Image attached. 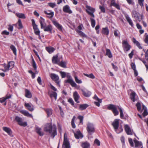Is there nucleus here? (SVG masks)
I'll return each instance as SVG.
<instances>
[{"mask_svg":"<svg viewBox=\"0 0 148 148\" xmlns=\"http://www.w3.org/2000/svg\"><path fill=\"white\" fill-rule=\"evenodd\" d=\"M44 131L48 132L52 138H54L57 134V127L55 124L52 125L51 123H47L45 127Z\"/></svg>","mask_w":148,"mask_h":148,"instance_id":"f257e3e1","label":"nucleus"},{"mask_svg":"<svg viewBox=\"0 0 148 148\" xmlns=\"http://www.w3.org/2000/svg\"><path fill=\"white\" fill-rule=\"evenodd\" d=\"M119 119H115L112 124L115 131L117 134L120 133L122 132L123 130L122 127H120L119 128Z\"/></svg>","mask_w":148,"mask_h":148,"instance_id":"f03ea898","label":"nucleus"},{"mask_svg":"<svg viewBox=\"0 0 148 148\" xmlns=\"http://www.w3.org/2000/svg\"><path fill=\"white\" fill-rule=\"evenodd\" d=\"M119 108L120 107L119 106L111 104L108 105L107 107L108 109L112 110L115 116H116L119 114V112L117 110L118 109H119Z\"/></svg>","mask_w":148,"mask_h":148,"instance_id":"7ed1b4c3","label":"nucleus"},{"mask_svg":"<svg viewBox=\"0 0 148 148\" xmlns=\"http://www.w3.org/2000/svg\"><path fill=\"white\" fill-rule=\"evenodd\" d=\"M86 130L88 132V136L92 135L95 131V128L93 123L88 122L87 124Z\"/></svg>","mask_w":148,"mask_h":148,"instance_id":"20e7f679","label":"nucleus"},{"mask_svg":"<svg viewBox=\"0 0 148 148\" xmlns=\"http://www.w3.org/2000/svg\"><path fill=\"white\" fill-rule=\"evenodd\" d=\"M122 45L123 50L125 53L129 51L131 48V46L128 43L127 40L122 41Z\"/></svg>","mask_w":148,"mask_h":148,"instance_id":"39448f33","label":"nucleus"},{"mask_svg":"<svg viewBox=\"0 0 148 148\" xmlns=\"http://www.w3.org/2000/svg\"><path fill=\"white\" fill-rule=\"evenodd\" d=\"M86 11L88 14L91 17L94 18V13L95 11V9L88 5H86Z\"/></svg>","mask_w":148,"mask_h":148,"instance_id":"423d86ee","label":"nucleus"},{"mask_svg":"<svg viewBox=\"0 0 148 148\" xmlns=\"http://www.w3.org/2000/svg\"><path fill=\"white\" fill-rule=\"evenodd\" d=\"M14 62L13 61L9 62L7 64H4L3 66L4 67V72L8 71L10 69H12L14 66Z\"/></svg>","mask_w":148,"mask_h":148,"instance_id":"0eeeda50","label":"nucleus"},{"mask_svg":"<svg viewBox=\"0 0 148 148\" xmlns=\"http://www.w3.org/2000/svg\"><path fill=\"white\" fill-rule=\"evenodd\" d=\"M50 77L52 80L54 81L58 85L60 86L59 77L58 75L55 73H51L50 74Z\"/></svg>","mask_w":148,"mask_h":148,"instance_id":"6e6552de","label":"nucleus"},{"mask_svg":"<svg viewBox=\"0 0 148 148\" xmlns=\"http://www.w3.org/2000/svg\"><path fill=\"white\" fill-rule=\"evenodd\" d=\"M15 120L18 123L19 125L21 126L25 127L27 125V122H23L22 118L18 116L15 117Z\"/></svg>","mask_w":148,"mask_h":148,"instance_id":"1a4fd4ad","label":"nucleus"},{"mask_svg":"<svg viewBox=\"0 0 148 148\" xmlns=\"http://www.w3.org/2000/svg\"><path fill=\"white\" fill-rule=\"evenodd\" d=\"M67 77L68 79L67 80L65 81V82L70 84L73 87H76L77 85L73 80L71 76L67 75Z\"/></svg>","mask_w":148,"mask_h":148,"instance_id":"9d476101","label":"nucleus"},{"mask_svg":"<svg viewBox=\"0 0 148 148\" xmlns=\"http://www.w3.org/2000/svg\"><path fill=\"white\" fill-rule=\"evenodd\" d=\"M126 134L128 135H132L133 134V130L128 125H125L124 126Z\"/></svg>","mask_w":148,"mask_h":148,"instance_id":"9b49d317","label":"nucleus"},{"mask_svg":"<svg viewBox=\"0 0 148 148\" xmlns=\"http://www.w3.org/2000/svg\"><path fill=\"white\" fill-rule=\"evenodd\" d=\"M62 145H63V147H64V146H65L66 148L67 147L68 148L69 146H70V143L69 141L68 140L67 136L66 133L64 134V141Z\"/></svg>","mask_w":148,"mask_h":148,"instance_id":"f8f14e48","label":"nucleus"},{"mask_svg":"<svg viewBox=\"0 0 148 148\" xmlns=\"http://www.w3.org/2000/svg\"><path fill=\"white\" fill-rule=\"evenodd\" d=\"M130 98L131 100L133 102H134L138 99V97L134 91H132L130 95Z\"/></svg>","mask_w":148,"mask_h":148,"instance_id":"ddd939ff","label":"nucleus"},{"mask_svg":"<svg viewBox=\"0 0 148 148\" xmlns=\"http://www.w3.org/2000/svg\"><path fill=\"white\" fill-rule=\"evenodd\" d=\"M134 142L135 144L134 147L136 148H143V144L140 141L137 140L136 138H134Z\"/></svg>","mask_w":148,"mask_h":148,"instance_id":"4468645a","label":"nucleus"},{"mask_svg":"<svg viewBox=\"0 0 148 148\" xmlns=\"http://www.w3.org/2000/svg\"><path fill=\"white\" fill-rule=\"evenodd\" d=\"M52 22L53 25L57 27L60 31H62V27L61 25L59 24L56 21L52 20Z\"/></svg>","mask_w":148,"mask_h":148,"instance_id":"2eb2a0df","label":"nucleus"},{"mask_svg":"<svg viewBox=\"0 0 148 148\" xmlns=\"http://www.w3.org/2000/svg\"><path fill=\"white\" fill-rule=\"evenodd\" d=\"M43 28L44 31L45 32H49L51 34L52 33V30L53 27L51 25H49L47 26H45Z\"/></svg>","mask_w":148,"mask_h":148,"instance_id":"dca6fc26","label":"nucleus"},{"mask_svg":"<svg viewBox=\"0 0 148 148\" xmlns=\"http://www.w3.org/2000/svg\"><path fill=\"white\" fill-rule=\"evenodd\" d=\"M73 132L74 134V136L76 138L79 139L80 138H82L83 137V136L79 130H78L76 132H74L73 131Z\"/></svg>","mask_w":148,"mask_h":148,"instance_id":"f3484780","label":"nucleus"},{"mask_svg":"<svg viewBox=\"0 0 148 148\" xmlns=\"http://www.w3.org/2000/svg\"><path fill=\"white\" fill-rule=\"evenodd\" d=\"M58 55L56 54L52 58V62L53 64H58L60 61V59L58 58Z\"/></svg>","mask_w":148,"mask_h":148,"instance_id":"a211bd4d","label":"nucleus"},{"mask_svg":"<svg viewBox=\"0 0 148 148\" xmlns=\"http://www.w3.org/2000/svg\"><path fill=\"white\" fill-rule=\"evenodd\" d=\"M3 130L6 132L10 136L12 137L13 136L12 131L10 128L6 127H3Z\"/></svg>","mask_w":148,"mask_h":148,"instance_id":"6ab92c4d","label":"nucleus"},{"mask_svg":"<svg viewBox=\"0 0 148 148\" xmlns=\"http://www.w3.org/2000/svg\"><path fill=\"white\" fill-rule=\"evenodd\" d=\"M24 105L25 107L29 111H32L34 110V106L31 103H25Z\"/></svg>","mask_w":148,"mask_h":148,"instance_id":"aec40b11","label":"nucleus"},{"mask_svg":"<svg viewBox=\"0 0 148 148\" xmlns=\"http://www.w3.org/2000/svg\"><path fill=\"white\" fill-rule=\"evenodd\" d=\"M73 97L75 101L77 103H79V101L78 100L80 98V96L77 92L76 91L74 92L73 93Z\"/></svg>","mask_w":148,"mask_h":148,"instance_id":"412c9836","label":"nucleus"},{"mask_svg":"<svg viewBox=\"0 0 148 148\" xmlns=\"http://www.w3.org/2000/svg\"><path fill=\"white\" fill-rule=\"evenodd\" d=\"M81 90L83 95L86 97H89L91 94V92L87 90L81 89Z\"/></svg>","mask_w":148,"mask_h":148,"instance_id":"4be33fe9","label":"nucleus"},{"mask_svg":"<svg viewBox=\"0 0 148 148\" xmlns=\"http://www.w3.org/2000/svg\"><path fill=\"white\" fill-rule=\"evenodd\" d=\"M132 41L133 43L136 45L139 49H143V47L141 45L135 38H133Z\"/></svg>","mask_w":148,"mask_h":148,"instance_id":"5701e85b","label":"nucleus"},{"mask_svg":"<svg viewBox=\"0 0 148 148\" xmlns=\"http://www.w3.org/2000/svg\"><path fill=\"white\" fill-rule=\"evenodd\" d=\"M63 10L65 12L69 14H71L72 13V11L70 9V7L67 5H65L63 7Z\"/></svg>","mask_w":148,"mask_h":148,"instance_id":"b1692460","label":"nucleus"},{"mask_svg":"<svg viewBox=\"0 0 148 148\" xmlns=\"http://www.w3.org/2000/svg\"><path fill=\"white\" fill-rule=\"evenodd\" d=\"M125 17L128 22L129 23L130 25L132 27L134 26V24L133 23L132 21L130 18L129 16V15L127 14H125Z\"/></svg>","mask_w":148,"mask_h":148,"instance_id":"393cba45","label":"nucleus"},{"mask_svg":"<svg viewBox=\"0 0 148 148\" xmlns=\"http://www.w3.org/2000/svg\"><path fill=\"white\" fill-rule=\"evenodd\" d=\"M20 112L25 116L31 118H32L33 117L32 115L31 114H29L27 111L26 110H21L20 111Z\"/></svg>","mask_w":148,"mask_h":148,"instance_id":"a878e982","label":"nucleus"},{"mask_svg":"<svg viewBox=\"0 0 148 148\" xmlns=\"http://www.w3.org/2000/svg\"><path fill=\"white\" fill-rule=\"evenodd\" d=\"M39 22L41 28L42 29L46 25L45 19L42 17H40L39 20Z\"/></svg>","mask_w":148,"mask_h":148,"instance_id":"bb28decb","label":"nucleus"},{"mask_svg":"<svg viewBox=\"0 0 148 148\" xmlns=\"http://www.w3.org/2000/svg\"><path fill=\"white\" fill-rule=\"evenodd\" d=\"M48 94L51 98H52L54 97L55 100H56L57 96L56 92L53 91H52L51 92H49Z\"/></svg>","mask_w":148,"mask_h":148,"instance_id":"cd10ccee","label":"nucleus"},{"mask_svg":"<svg viewBox=\"0 0 148 148\" xmlns=\"http://www.w3.org/2000/svg\"><path fill=\"white\" fill-rule=\"evenodd\" d=\"M44 12L45 14L48 15L47 16L49 18H52L54 15L53 12H50V11H44Z\"/></svg>","mask_w":148,"mask_h":148,"instance_id":"c85d7f7f","label":"nucleus"},{"mask_svg":"<svg viewBox=\"0 0 148 148\" xmlns=\"http://www.w3.org/2000/svg\"><path fill=\"white\" fill-rule=\"evenodd\" d=\"M110 5L114 7L119 10H120V9L119 5L115 3V0H111Z\"/></svg>","mask_w":148,"mask_h":148,"instance_id":"c756f323","label":"nucleus"},{"mask_svg":"<svg viewBox=\"0 0 148 148\" xmlns=\"http://www.w3.org/2000/svg\"><path fill=\"white\" fill-rule=\"evenodd\" d=\"M132 15L134 18H139V13L135 10H133L132 12Z\"/></svg>","mask_w":148,"mask_h":148,"instance_id":"7c9ffc66","label":"nucleus"},{"mask_svg":"<svg viewBox=\"0 0 148 148\" xmlns=\"http://www.w3.org/2000/svg\"><path fill=\"white\" fill-rule=\"evenodd\" d=\"M36 131L37 133L40 136H43L44 134L41 131V129L38 127V126H36Z\"/></svg>","mask_w":148,"mask_h":148,"instance_id":"2f4dec72","label":"nucleus"},{"mask_svg":"<svg viewBox=\"0 0 148 148\" xmlns=\"http://www.w3.org/2000/svg\"><path fill=\"white\" fill-rule=\"evenodd\" d=\"M89 106L86 103L81 104L79 106V109L81 110H83L86 109Z\"/></svg>","mask_w":148,"mask_h":148,"instance_id":"473e14b6","label":"nucleus"},{"mask_svg":"<svg viewBox=\"0 0 148 148\" xmlns=\"http://www.w3.org/2000/svg\"><path fill=\"white\" fill-rule=\"evenodd\" d=\"M46 50L49 53L51 54L54 52L55 49L53 47H46Z\"/></svg>","mask_w":148,"mask_h":148,"instance_id":"72a5a7b5","label":"nucleus"},{"mask_svg":"<svg viewBox=\"0 0 148 148\" xmlns=\"http://www.w3.org/2000/svg\"><path fill=\"white\" fill-rule=\"evenodd\" d=\"M25 96L26 97L30 98L32 97V95L30 91L27 89L25 90Z\"/></svg>","mask_w":148,"mask_h":148,"instance_id":"f704fd0d","label":"nucleus"},{"mask_svg":"<svg viewBox=\"0 0 148 148\" xmlns=\"http://www.w3.org/2000/svg\"><path fill=\"white\" fill-rule=\"evenodd\" d=\"M44 110L46 112L48 117L50 116L52 113V110L51 108H44Z\"/></svg>","mask_w":148,"mask_h":148,"instance_id":"c9c22d12","label":"nucleus"},{"mask_svg":"<svg viewBox=\"0 0 148 148\" xmlns=\"http://www.w3.org/2000/svg\"><path fill=\"white\" fill-rule=\"evenodd\" d=\"M103 33L106 35H108L109 34V31L107 27L103 28L102 29Z\"/></svg>","mask_w":148,"mask_h":148,"instance_id":"e433bc0d","label":"nucleus"},{"mask_svg":"<svg viewBox=\"0 0 148 148\" xmlns=\"http://www.w3.org/2000/svg\"><path fill=\"white\" fill-rule=\"evenodd\" d=\"M106 55L107 56H108L110 58H112V56L110 49H106Z\"/></svg>","mask_w":148,"mask_h":148,"instance_id":"4c0bfd02","label":"nucleus"},{"mask_svg":"<svg viewBox=\"0 0 148 148\" xmlns=\"http://www.w3.org/2000/svg\"><path fill=\"white\" fill-rule=\"evenodd\" d=\"M16 16L18 18L22 19H25L26 18V16L25 15L21 13H16Z\"/></svg>","mask_w":148,"mask_h":148,"instance_id":"58836bf2","label":"nucleus"},{"mask_svg":"<svg viewBox=\"0 0 148 148\" xmlns=\"http://www.w3.org/2000/svg\"><path fill=\"white\" fill-rule=\"evenodd\" d=\"M58 64L62 67L64 68L66 67V62L62 60L60 62V61Z\"/></svg>","mask_w":148,"mask_h":148,"instance_id":"ea45409f","label":"nucleus"},{"mask_svg":"<svg viewBox=\"0 0 148 148\" xmlns=\"http://www.w3.org/2000/svg\"><path fill=\"white\" fill-rule=\"evenodd\" d=\"M94 18H93L91 17L90 18V20L91 23V25L93 28L95 27L96 24L95 20Z\"/></svg>","mask_w":148,"mask_h":148,"instance_id":"a19ab883","label":"nucleus"},{"mask_svg":"<svg viewBox=\"0 0 148 148\" xmlns=\"http://www.w3.org/2000/svg\"><path fill=\"white\" fill-rule=\"evenodd\" d=\"M82 148H90V145L88 142H84L82 144Z\"/></svg>","mask_w":148,"mask_h":148,"instance_id":"79ce46f5","label":"nucleus"},{"mask_svg":"<svg viewBox=\"0 0 148 148\" xmlns=\"http://www.w3.org/2000/svg\"><path fill=\"white\" fill-rule=\"evenodd\" d=\"M10 48L12 51L13 53L15 55H16V49L15 47L13 45H11Z\"/></svg>","mask_w":148,"mask_h":148,"instance_id":"37998d69","label":"nucleus"},{"mask_svg":"<svg viewBox=\"0 0 148 148\" xmlns=\"http://www.w3.org/2000/svg\"><path fill=\"white\" fill-rule=\"evenodd\" d=\"M47 5L52 8H53L56 6V4L55 2H49L47 3Z\"/></svg>","mask_w":148,"mask_h":148,"instance_id":"c03bdc74","label":"nucleus"},{"mask_svg":"<svg viewBox=\"0 0 148 148\" xmlns=\"http://www.w3.org/2000/svg\"><path fill=\"white\" fill-rule=\"evenodd\" d=\"M76 118V117L75 116H74L72 119L71 120V125L72 127L73 128H75L76 126L75 124V120Z\"/></svg>","mask_w":148,"mask_h":148,"instance_id":"a18cd8bd","label":"nucleus"},{"mask_svg":"<svg viewBox=\"0 0 148 148\" xmlns=\"http://www.w3.org/2000/svg\"><path fill=\"white\" fill-rule=\"evenodd\" d=\"M76 32L79 35L84 37H85L86 36V35L81 30H76Z\"/></svg>","mask_w":148,"mask_h":148,"instance_id":"49530a36","label":"nucleus"},{"mask_svg":"<svg viewBox=\"0 0 148 148\" xmlns=\"http://www.w3.org/2000/svg\"><path fill=\"white\" fill-rule=\"evenodd\" d=\"M144 36V41L146 44H147V45H148V34L147 33L145 34Z\"/></svg>","mask_w":148,"mask_h":148,"instance_id":"de8ad7c7","label":"nucleus"},{"mask_svg":"<svg viewBox=\"0 0 148 148\" xmlns=\"http://www.w3.org/2000/svg\"><path fill=\"white\" fill-rule=\"evenodd\" d=\"M74 78L75 82L77 84H80L82 83V81L81 79H79L77 76H74Z\"/></svg>","mask_w":148,"mask_h":148,"instance_id":"09e8293b","label":"nucleus"},{"mask_svg":"<svg viewBox=\"0 0 148 148\" xmlns=\"http://www.w3.org/2000/svg\"><path fill=\"white\" fill-rule=\"evenodd\" d=\"M119 110L120 111V117L121 119L124 118V114L123 112V111L122 109L121 108H119Z\"/></svg>","mask_w":148,"mask_h":148,"instance_id":"8fccbe9b","label":"nucleus"},{"mask_svg":"<svg viewBox=\"0 0 148 148\" xmlns=\"http://www.w3.org/2000/svg\"><path fill=\"white\" fill-rule=\"evenodd\" d=\"M137 110L139 111L141 110V104L140 102H138L136 104Z\"/></svg>","mask_w":148,"mask_h":148,"instance_id":"3c124183","label":"nucleus"},{"mask_svg":"<svg viewBox=\"0 0 148 148\" xmlns=\"http://www.w3.org/2000/svg\"><path fill=\"white\" fill-rule=\"evenodd\" d=\"M128 141L130 146L132 147H134V145L132 139L129 138Z\"/></svg>","mask_w":148,"mask_h":148,"instance_id":"603ef678","label":"nucleus"},{"mask_svg":"<svg viewBox=\"0 0 148 148\" xmlns=\"http://www.w3.org/2000/svg\"><path fill=\"white\" fill-rule=\"evenodd\" d=\"M77 118L80 120V123L82 125L83 124V120L84 119L83 116L79 115L78 116Z\"/></svg>","mask_w":148,"mask_h":148,"instance_id":"864d4df0","label":"nucleus"},{"mask_svg":"<svg viewBox=\"0 0 148 148\" xmlns=\"http://www.w3.org/2000/svg\"><path fill=\"white\" fill-rule=\"evenodd\" d=\"M18 26L19 27V29H21L23 27L22 25L21 22V20L20 19H19L18 21Z\"/></svg>","mask_w":148,"mask_h":148,"instance_id":"5fc2aeb1","label":"nucleus"},{"mask_svg":"<svg viewBox=\"0 0 148 148\" xmlns=\"http://www.w3.org/2000/svg\"><path fill=\"white\" fill-rule=\"evenodd\" d=\"M32 65L34 69L36 70L37 68L36 65V62L33 59H32Z\"/></svg>","mask_w":148,"mask_h":148,"instance_id":"6e6d98bb","label":"nucleus"},{"mask_svg":"<svg viewBox=\"0 0 148 148\" xmlns=\"http://www.w3.org/2000/svg\"><path fill=\"white\" fill-rule=\"evenodd\" d=\"M28 72L32 75V78L34 79L35 77V73L33 72L32 70H29Z\"/></svg>","mask_w":148,"mask_h":148,"instance_id":"4d7b16f0","label":"nucleus"},{"mask_svg":"<svg viewBox=\"0 0 148 148\" xmlns=\"http://www.w3.org/2000/svg\"><path fill=\"white\" fill-rule=\"evenodd\" d=\"M68 102L70 103L72 105L74 106V101L71 98H69L68 100Z\"/></svg>","mask_w":148,"mask_h":148,"instance_id":"13d9d810","label":"nucleus"},{"mask_svg":"<svg viewBox=\"0 0 148 148\" xmlns=\"http://www.w3.org/2000/svg\"><path fill=\"white\" fill-rule=\"evenodd\" d=\"M94 143L96 144L98 146L100 145V142L97 139H95L94 141Z\"/></svg>","mask_w":148,"mask_h":148,"instance_id":"bf43d9fd","label":"nucleus"},{"mask_svg":"<svg viewBox=\"0 0 148 148\" xmlns=\"http://www.w3.org/2000/svg\"><path fill=\"white\" fill-rule=\"evenodd\" d=\"M8 29L10 32H12L13 29V26L11 25H9Z\"/></svg>","mask_w":148,"mask_h":148,"instance_id":"052dcab7","label":"nucleus"},{"mask_svg":"<svg viewBox=\"0 0 148 148\" xmlns=\"http://www.w3.org/2000/svg\"><path fill=\"white\" fill-rule=\"evenodd\" d=\"M148 115V112L147 111V109H145L144 110L143 112V115L144 117H145L146 116Z\"/></svg>","mask_w":148,"mask_h":148,"instance_id":"680f3d73","label":"nucleus"},{"mask_svg":"<svg viewBox=\"0 0 148 148\" xmlns=\"http://www.w3.org/2000/svg\"><path fill=\"white\" fill-rule=\"evenodd\" d=\"M144 1V0H138V3L141 7L143 6V2Z\"/></svg>","mask_w":148,"mask_h":148,"instance_id":"e2e57ef3","label":"nucleus"},{"mask_svg":"<svg viewBox=\"0 0 148 148\" xmlns=\"http://www.w3.org/2000/svg\"><path fill=\"white\" fill-rule=\"evenodd\" d=\"M60 73L61 74V77L62 78H64L66 77V73L64 72L60 71Z\"/></svg>","mask_w":148,"mask_h":148,"instance_id":"0e129e2a","label":"nucleus"},{"mask_svg":"<svg viewBox=\"0 0 148 148\" xmlns=\"http://www.w3.org/2000/svg\"><path fill=\"white\" fill-rule=\"evenodd\" d=\"M99 8L101 10V11L102 12H103V13L105 12V8L103 6L100 5L99 6Z\"/></svg>","mask_w":148,"mask_h":148,"instance_id":"69168bd1","label":"nucleus"},{"mask_svg":"<svg viewBox=\"0 0 148 148\" xmlns=\"http://www.w3.org/2000/svg\"><path fill=\"white\" fill-rule=\"evenodd\" d=\"M37 81L38 83L40 85L42 84V83L41 82V81H42L41 79V77H40V76L38 77L37 79Z\"/></svg>","mask_w":148,"mask_h":148,"instance_id":"338daca9","label":"nucleus"},{"mask_svg":"<svg viewBox=\"0 0 148 148\" xmlns=\"http://www.w3.org/2000/svg\"><path fill=\"white\" fill-rule=\"evenodd\" d=\"M2 34H4L6 35H8L9 34V32H8L6 30H4L1 32Z\"/></svg>","mask_w":148,"mask_h":148,"instance_id":"774afa93","label":"nucleus"}]
</instances>
